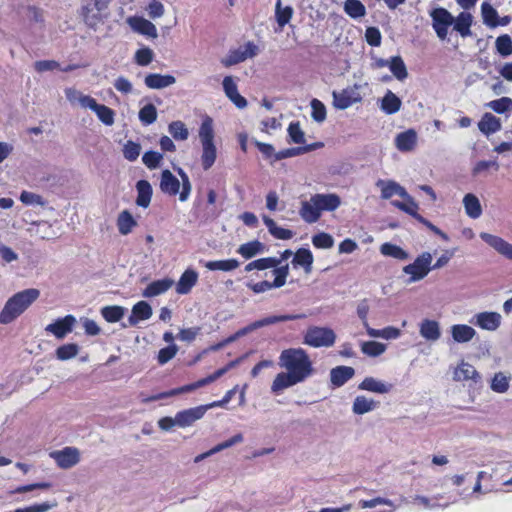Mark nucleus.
<instances>
[{
	"mask_svg": "<svg viewBox=\"0 0 512 512\" xmlns=\"http://www.w3.org/2000/svg\"><path fill=\"white\" fill-rule=\"evenodd\" d=\"M473 16L469 12H461L454 18L453 29L457 31L462 37H468L472 34L471 25Z\"/></svg>",
	"mask_w": 512,
	"mask_h": 512,
	"instance_id": "nucleus-31",
	"label": "nucleus"
},
{
	"mask_svg": "<svg viewBox=\"0 0 512 512\" xmlns=\"http://www.w3.org/2000/svg\"><path fill=\"white\" fill-rule=\"evenodd\" d=\"M480 238L505 258L512 260V244L503 238L487 233H480Z\"/></svg>",
	"mask_w": 512,
	"mask_h": 512,
	"instance_id": "nucleus-12",
	"label": "nucleus"
},
{
	"mask_svg": "<svg viewBox=\"0 0 512 512\" xmlns=\"http://www.w3.org/2000/svg\"><path fill=\"white\" fill-rule=\"evenodd\" d=\"M478 376L475 367L467 362H462L454 371V379L456 381L475 379Z\"/></svg>",
	"mask_w": 512,
	"mask_h": 512,
	"instance_id": "nucleus-38",
	"label": "nucleus"
},
{
	"mask_svg": "<svg viewBox=\"0 0 512 512\" xmlns=\"http://www.w3.org/2000/svg\"><path fill=\"white\" fill-rule=\"evenodd\" d=\"M336 341L335 332L328 327L311 326L303 335V343L313 347H331Z\"/></svg>",
	"mask_w": 512,
	"mask_h": 512,
	"instance_id": "nucleus-5",
	"label": "nucleus"
},
{
	"mask_svg": "<svg viewBox=\"0 0 512 512\" xmlns=\"http://www.w3.org/2000/svg\"><path fill=\"white\" fill-rule=\"evenodd\" d=\"M417 142V134L413 129L399 133L395 138V145L398 150L402 152L411 151L414 149Z\"/></svg>",
	"mask_w": 512,
	"mask_h": 512,
	"instance_id": "nucleus-27",
	"label": "nucleus"
},
{
	"mask_svg": "<svg viewBox=\"0 0 512 512\" xmlns=\"http://www.w3.org/2000/svg\"><path fill=\"white\" fill-rule=\"evenodd\" d=\"M98 119L105 125L111 126L114 124L115 112L106 105L97 104L94 109Z\"/></svg>",
	"mask_w": 512,
	"mask_h": 512,
	"instance_id": "nucleus-47",
	"label": "nucleus"
},
{
	"mask_svg": "<svg viewBox=\"0 0 512 512\" xmlns=\"http://www.w3.org/2000/svg\"><path fill=\"white\" fill-rule=\"evenodd\" d=\"M138 116L139 120L144 125H150L154 123L157 119V109L151 103L146 104L144 107L140 109Z\"/></svg>",
	"mask_w": 512,
	"mask_h": 512,
	"instance_id": "nucleus-49",
	"label": "nucleus"
},
{
	"mask_svg": "<svg viewBox=\"0 0 512 512\" xmlns=\"http://www.w3.org/2000/svg\"><path fill=\"white\" fill-rule=\"evenodd\" d=\"M380 252L384 256L392 257L398 260L408 259V253L403 250L400 246L386 242L380 246Z\"/></svg>",
	"mask_w": 512,
	"mask_h": 512,
	"instance_id": "nucleus-39",
	"label": "nucleus"
},
{
	"mask_svg": "<svg viewBox=\"0 0 512 512\" xmlns=\"http://www.w3.org/2000/svg\"><path fill=\"white\" fill-rule=\"evenodd\" d=\"M293 16V8L291 6L282 7V2L277 1L275 5V18L280 28L288 24Z\"/></svg>",
	"mask_w": 512,
	"mask_h": 512,
	"instance_id": "nucleus-40",
	"label": "nucleus"
},
{
	"mask_svg": "<svg viewBox=\"0 0 512 512\" xmlns=\"http://www.w3.org/2000/svg\"><path fill=\"white\" fill-rule=\"evenodd\" d=\"M176 82V78L172 75H161L157 73L148 74L144 83L150 89H162Z\"/></svg>",
	"mask_w": 512,
	"mask_h": 512,
	"instance_id": "nucleus-23",
	"label": "nucleus"
},
{
	"mask_svg": "<svg viewBox=\"0 0 512 512\" xmlns=\"http://www.w3.org/2000/svg\"><path fill=\"white\" fill-rule=\"evenodd\" d=\"M389 69L399 81L405 80L408 76L406 65L400 56H394L390 59Z\"/></svg>",
	"mask_w": 512,
	"mask_h": 512,
	"instance_id": "nucleus-41",
	"label": "nucleus"
},
{
	"mask_svg": "<svg viewBox=\"0 0 512 512\" xmlns=\"http://www.w3.org/2000/svg\"><path fill=\"white\" fill-rule=\"evenodd\" d=\"M50 457L60 468L69 469L80 462V451L76 447H65L62 450L51 452Z\"/></svg>",
	"mask_w": 512,
	"mask_h": 512,
	"instance_id": "nucleus-9",
	"label": "nucleus"
},
{
	"mask_svg": "<svg viewBox=\"0 0 512 512\" xmlns=\"http://www.w3.org/2000/svg\"><path fill=\"white\" fill-rule=\"evenodd\" d=\"M79 346L75 343L64 344L56 349V357L61 361H66L77 356Z\"/></svg>",
	"mask_w": 512,
	"mask_h": 512,
	"instance_id": "nucleus-45",
	"label": "nucleus"
},
{
	"mask_svg": "<svg viewBox=\"0 0 512 512\" xmlns=\"http://www.w3.org/2000/svg\"><path fill=\"white\" fill-rule=\"evenodd\" d=\"M365 38L369 45L378 47L381 44V33L376 27H368L365 31Z\"/></svg>",
	"mask_w": 512,
	"mask_h": 512,
	"instance_id": "nucleus-64",
	"label": "nucleus"
},
{
	"mask_svg": "<svg viewBox=\"0 0 512 512\" xmlns=\"http://www.w3.org/2000/svg\"><path fill=\"white\" fill-rule=\"evenodd\" d=\"M141 152V145L131 140L127 141L123 147V156L128 161H135L138 159Z\"/></svg>",
	"mask_w": 512,
	"mask_h": 512,
	"instance_id": "nucleus-56",
	"label": "nucleus"
},
{
	"mask_svg": "<svg viewBox=\"0 0 512 512\" xmlns=\"http://www.w3.org/2000/svg\"><path fill=\"white\" fill-rule=\"evenodd\" d=\"M198 281V273L193 269H186L176 284V292L181 295L188 294Z\"/></svg>",
	"mask_w": 512,
	"mask_h": 512,
	"instance_id": "nucleus-18",
	"label": "nucleus"
},
{
	"mask_svg": "<svg viewBox=\"0 0 512 512\" xmlns=\"http://www.w3.org/2000/svg\"><path fill=\"white\" fill-rule=\"evenodd\" d=\"M292 264L297 267L301 266L304 268L306 273H310L313 264V255L309 249L300 248L294 255Z\"/></svg>",
	"mask_w": 512,
	"mask_h": 512,
	"instance_id": "nucleus-34",
	"label": "nucleus"
},
{
	"mask_svg": "<svg viewBox=\"0 0 512 512\" xmlns=\"http://www.w3.org/2000/svg\"><path fill=\"white\" fill-rule=\"evenodd\" d=\"M401 105V99L391 90H387V92L381 99L380 109L387 115H392L400 110Z\"/></svg>",
	"mask_w": 512,
	"mask_h": 512,
	"instance_id": "nucleus-29",
	"label": "nucleus"
},
{
	"mask_svg": "<svg viewBox=\"0 0 512 512\" xmlns=\"http://www.w3.org/2000/svg\"><path fill=\"white\" fill-rule=\"evenodd\" d=\"M355 375L354 368L350 366H337L330 371V381L334 387H341Z\"/></svg>",
	"mask_w": 512,
	"mask_h": 512,
	"instance_id": "nucleus-17",
	"label": "nucleus"
},
{
	"mask_svg": "<svg viewBox=\"0 0 512 512\" xmlns=\"http://www.w3.org/2000/svg\"><path fill=\"white\" fill-rule=\"evenodd\" d=\"M386 346L380 342L367 341L361 345V350L364 354L370 357H377L385 352Z\"/></svg>",
	"mask_w": 512,
	"mask_h": 512,
	"instance_id": "nucleus-50",
	"label": "nucleus"
},
{
	"mask_svg": "<svg viewBox=\"0 0 512 512\" xmlns=\"http://www.w3.org/2000/svg\"><path fill=\"white\" fill-rule=\"evenodd\" d=\"M362 88L361 84H354L339 92L333 91V106L339 110H345L355 103L362 100L359 90Z\"/></svg>",
	"mask_w": 512,
	"mask_h": 512,
	"instance_id": "nucleus-7",
	"label": "nucleus"
},
{
	"mask_svg": "<svg viewBox=\"0 0 512 512\" xmlns=\"http://www.w3.org/2000/svg\"><path fill=\"white\" fill-rule=\"evenodd\" d=\"M75 323L76 318L73 315H66L47 325L45 331L52 333L58 339H63L68 333L72 332Z\"/></svg>",
	"mask_w": 512,
	"mask_h": 512,
	"instance_id": "nucleus-11",
	"label": "nucleus"
},
{
	"mask_svg": "<svg viewBox=\"0 0 512 512\" xmlns=\"http://www.w3.org/2000/svg\"><path fill=\"white\" fill-rule=\"evenodd\" d=\"M501 315L497 312H480L470 321L472 324L488 331H495L501 324Z\"/></svg>",
	"mask_w": 512,
	"mask_h": 512,
	"instance_id": "nucleus-13",
	"label": "nucleus"
},
{
	"mask_svg": "<svg viewBox=\"0 0 512 512\" xmlns=\"http://www.w3.org/2000/svg\"><path fill=\"white\" fill-rule=\"evenodd\" d=\"M278 365L284 371L278 373L271 384V392L275 395H279L287 388L304 383L316 373L309 354L300 347L281 351Z\"/></svg>",
	"mask_w": 512,
	"mask_h": 512,
	"instance_id": "nucleus-1",
	"label": "nucleus"
},
{
	"mask_svg": "<svg viewBox=\"0 0 512 512\" xmlns=\"http://www.w3.org/2000/svg\"><path fill=\"white\" fill-rule=\"evenodd\" d=\"M127 23L131 27V29L139 34L151 37V38H157L158 33L156 26L149 20L142 18V17H129L127 19Z\"/></svg>",
	"mask_w": 512,
	"mask_h": 512,
	"instance_id": "nucleus-14",
	"label": "nucleus"
},
{
	"mask_svg": "<svg viewBox=\"0 0 512 512\" xmlns=\"http://www.w3.org/2000/svg\"><path fill=\"white\" fill-rule=\"evenodd\" d=\"M245 60L246 59L244 53H242V48H238L235 50H230L227 56L221 59V63L225 67H231Z\"/></svg>",
	"mask_w": 512,
	"mask_h": 512,
	"instance_id": "nucleus-55",
	"label": "nucleus"
},
{
	"mask_svg": "<svg viewBox=\"0 0 512 512\" xmlns=\"http://www.w3.org/2000/svg\"><path fill=\"white\" fill-rule=\"evenodd\" d=\"M273 274L275 275L274 286L277 288L284 286L286 283V278L289 274L288 264L274 267Z\"/></svg>",
	"mask_w": 512,
	"mask_h": 512,
	"instance_id": "nucleus-62",
	"label": "nucleus"
},
{
	"mask_svg": "<svg viewBox=\"0 0 512 512\" xmlns=\"http://www.w3.org/2000/svg\"><path fill=\"white\" fill-rule=\"evenodd\" d=\"M463 205L466 214L470 218L477 219L482 215V207L480 201L474 194H466L463 198Z\"/></svg>",
	"mask_w": 512,
	"mask_h": 512,
	"instance_id": "nucleus-32",
	"label": "nucleus"
},
{
	"mask_svg": "<svg viewBox=\"0 0 512 512\" xmlns=\"http://www.w3.org/2000/svg\"><path fill=\"white\" fill-rule=\"evenodd\" d=\"M432 27H450L454 23L453 15L445 8L438 7L430 11Z\"/></svg>",
	"mask_w": 512,
	"mask_h": 512,
	"instance_id": "nucleus-25",
	"label": "nucleus"
},
{
	"mask_svg": "<svg viewBox=\"0 0 512 512\" xmlns=\"http://www.w3.org/2000/svg\"><path fill=\"white\" fill-rule=\"evenodd\" d=\"M153 314L152 307L146 301H139L133 307L128 317L129 326H136L139 321L148 320Z\"/></svg>",
	"mask_w": 512,
	"mask_h": 512,
	"instance_id": "nucleus-16",
	"label": "nucleus"
},
{
	"mask_svg": "<svg viewBox=\"0 0 512 512\" xmlns=\"http://www.w3.org/2000/svg\"><path fill=\"white\" fill-rule=\"evenodd\" d=\"M340 205L341 198L337 194L317 193L312 195L308 201H302L299 214L305 222L311 224L319 220L323 211H335Z\"/></svg>",
	"mask_w": 512,
	"mask_h": 512,
	"instance_id": "nucleus-2",
	"label": "nucleus"
},
{
	"mask_svg": "<svg viewBox=\"0 0 512 512\" xmlns=\"http://www.w3.org/2000/svg\"><path fill=\"white\" fill-rule=\"evenodd\" d=\"M485 106L498 114H502L512 110V99L509 97H502L486 103Z\"/></svg>",
	"mask_w": 512,
	"mask_h": 512,
	"instance_id": "nucleus-46",
	"label": "nucleus"
},
{
	"mask_svg": "<svg viewBox=\"0 0 512 512\" xmlns=\"http://www.w3.org/2000/svg\"><path fill=\"white\" fill-rule=\"evenodd\" d=\"M101 12L102 11L96 10L93 4L88 3L82 7L81 16L87 26L92 29H96V27L103 21Z\"/></svg>",
	"mask_w": 512,
	"mask_h": 512,
	"instance_id": "nucleus-30",
	"label": "nucleus"
},
{
	"mask_svg": "<svg viewBox=\"0 0 512 512\" xmlns=\"http://www.w3.org/2000/svg\"><path fill=\"white\" fill-rule=\"evenodd\" d=\"M312 243L317 248L329 249L333 246L334 239L330 234L321 232L312 237Z\"/></svg>",
	"mask_w": 512,
	"mask_h": 512,
	"instance_id": "nucleus-58",
	"label": "nucleus"
},
{
	"mask_svg": "<svg viewBox=\"0 0 512 512\" xmlns=\"http://www.w3.org/2000/svg\"><path fill=\"white\" fill-rule=\"evenodd\" d=\"M264 250L265 245L258 240H254L240 245L237 252L245 259H251L256 255L263 253Z\"/></svg>",
	"mask_w": 512,
	"mask_h": 512,
	"instance_id": "nucleus-35",
	"label": "nucleus"
},
{
	"mask_svg": "<svg viewBox=\"0 0 512 512\" xmlns=\"http://www.w3.org/2000/svg\"><path fill=\"white\" fill-rule=\"evenodd\" d=\"M311 117L317 123H322L326 119V107L325 105L318 99H313L311 101Z\"/></svg>",
	"mask_w": 512,
	"mask_h": 512,
	"instance_id": "nucleus-54",
	"label": "nucleus"
},
{
	"mask_svg": "<svg viewBox=\"0 0 512 512\" xmlns=\"http://www.w3.org/2000/svg\"><path fill=\"white\" fill-rule=\"evenodd\" d=\"M160 189L163 193L174 196L179 193L180 181L166 169L161 173Z\"/></svg>",
	"mask_w": 512,
	"mask_h": 512,
	"instance_id": "nucleus-21",
	"label": "nucleus"
},
{
	"mask_svg": "<svg viewBox=\"0 0 512 512\" xmlns=\"http://www.w3.org/2000/svg\"><path fill=\"white\" fill-rule=\"evenodd\" d=\"M40 296L35 288L25 289L14 294L5 303L0 313V323L9 324L24 313Z\"/></svg>",
	"mask_w": 512,
	"mask_h": 512,
	"instance_id": "nucleus-3",
	"label": "nucleus"
},
{
	"mask_svg": "<svg viewBox=\"0 0 512 512\" xmlns=\"http://www.w3.org/2000/svg\"><path fill=\"white\" fill-rule=\"evenodd\" d=\"M125 314V308L121 306H105L101 309V315L110 323L118 322Z\"/></svg>",
	"mask_w": 512,
	"mask_h": 512,
	"instance_id": "nucleus-44",
	"label": "nucleus"
},
{
	"mask_svg": "<svg viewBox=\"0 0 512 512\" xmlns=\"http://www.w3.org/2000/svg\"><path fill=\"white\" fill-rule=\"evenodd\" d=\"M419 334L429 342H436L441 337L440 324L436 320L424 319L419 324Z\"/></svg>",
	"mask_w": 512,
	"mask_h": 512,
	"instance_id": "nucleus-15",
	"label": "nucleus"
},
{
	"mask_svg": "<svg viewBox=\"0 0 512 512\" xmlns=\"http://www.w3.org/2000/svg\"><path fill=\"white\" fill-rule=\"evenodd\" d=\"M508 388L509 382L507 377L501 372L496 373L491 382V389L498 393H504Z\"/></svg>",
	"mask_w": 512,
	"mask_h": 512,
	"instance_id": "nucleus-60",
	"label": "nucleus"
},
{
	"mask_svg": "<svg viewBox=\"0 0 512 512\" xmlns=\"http://www.w3.org/2000/svg\"><path fill=\"white\" fill-rule=\"evenodd\" d=\"M153 56V51L150 48L145 47L136 51L135 61L140 66H147L152 62Z\"/></svg>",
	"mask_w": 512,
	"mask_h": 512,
	"instance_id": "nucleus-61",
	"label": "nucleus"
},
{
	"mask_svg": "<svg viewBox=\"0 0 512 512\" xmlns=\"http://www.w3.org/2000/svg\"><path fill=\"white\" fill-rule=\"evenodd\" d=\"M199 139L202 145L201 164L206 171L215 163L217 158V148L214 143L213 120L206 117L199 128Z\"/></svg>",
	"mask_w": 512,
	"mask_h": 512,
	"instance_id": "nucleus-4",
	"label": "nucleus"
},
{
	"mask_svg": "<svg viewBox=\"0 0 512 512\" xmlns=\"http://www.w3.org/2000/svg\"><path fill=\"white\" fill-rule=\"evenodd\" d=\"M56 502L49 503V502H43L40 504H33L31 506L23 507V508H17L13 512H48L52 508L56 506Z\"/></svg>",
	"mask_w": 512,
	"mask_h": 512,
	"instance_id": "nucleus-63",
	"label": "nucleus"
},
{
	"mask_svg": "<svg viewBox=\"0 0 512 512\" xmlns=\"http://www.w3.org/2000/svg\"><path fill=\"white\" fill-rule=\"evenodd\" d=\"M240 265L236 259L208 261L205 267L210 271H232Z\"/></svg>",
	"mask_w": 512,
	"mask_h": 512,
	"instance_id": "nucleus-37",
	"label": "nucleus"
},
{
	"mask_svg": "<svg viewBox=\"0 0 512 512\" xmlns=\"http://www.w3.org/2000/svg\"><path fill=\"white\" fill-rule=\"evenodd\" d=\"M397 182L389 180H382L379 179L376 182V186L381 189V198L382 199H389L392 196L396 195V188H397Z\"/></svg>",
	"mask_w": 512,
	"mask_h": 512,
	"instance_id": "nucleus-53",
	"label": "nucleus"
},
{
	"mask_svg": "<svg viewBox=\"0 0 512 512\" xmlns=\"http://www.w3.org/2000/svg\"><path fill=\"white\" fill-rule=\"evenodd\" d=\"M451 336L457 343H467L476 335V331L466 324H455L450 328Z\"/></svg>",
	"mask_w": 512,
	"mask_h": 512,
	"instance_id": "nucleus-22",
	"label": "nucleus"
},
{
	"mask_svg": "<svg viewBox=\"0 0 512 512\" xmlns=\"http://www.w3.org/2000/svg\"><path fill=\"white\" fill-rule=\"evenodd\" d=\"M304 316L303 315H293V314H288V315H272V316H268V317H265L263 319H260V320H257V321H254L253 323L239 329L234 335V337H236V340L240 337H243L245 335H247L248 333L256 330V329H259V328H262L264 326H268V325H272V324H276V323H279V322H285V321H291V320H297V319H301L303 318Z\"/></svg>",
	"mask_w": 512,
	"mask_h": 512,
	"instance_id": "nucleus-8",
	"label": "nucleus"
},
{
	"mask_svg": "<svg viewBox=\"0 0 512 512\" xmlns=\"http://www.w3.org/2000/svg\"><path fill=\"white\" fill-rule=\"evenodd\" d=\"M378 405L379 402L364 395H358L353 401L352 412L356 415H363L375 410Z\"/></svg>",
	"mask_w": 512,
	"mask_h": 512,
	"instance_id": "nucleus-28",
	"label": "nucleus"
},
{
	"mask_svg": "<svg viewBox=\"0 0 512 512\" xmlns=\"http://www.w3.org/2000/svg\"><path fill=\"white\" fill-rule=\"evenodd\" d=\"M168 131L177 141H185L189 137V131L186 125L180 120L171 122L168 126Z\"/></svg>",
	"mask_w": 512,
	"mask_h": 512,
	"instance_id": "nucleus-43",
	"label": "nucleus"
},
{
	"mask_svg": "<svg viewBox=\"0 0 512 512\" xmlns=\"http://www.w3.org/2000/svg\"><path fill=\"white\" fill-rule=\"evenodd\" d=\"M501 127L500 119L489 112L484 113L481 120L478 122L479 130L487 136L498 132L501 130Z\"/></svg>",
	"mask_w": 512,
	"mask_h": 512,
	"instance_id": "nucleus-24",
	"label": "nucleus"
},
{
	"mask_svg": "<svg viewBox=\"0 0 512 512\" xmlns=\"http://www.w3.org/2000/svg\"><path fill=\"white\" fill-rule=\"evenodd\" d=\"M174 284L170 278H164L151 282L142 292L145 298H152L167 292Z\"/></svg>",
	"mask_w": 512,
	"mask_h": 512,
	"instance_id": "nucleus-19",
	"label": "nucleus"
},
{
	"mask_svg": "<svg viewBox=\"0 0 512 512\" xmlns=\"http://www.w3.org/2000/svg\"><path fill=\"white\" fill-rule=\"evenodd\" d=\"M178 352V346L176 344H170L169 346L162 348L158 352L157 360L160 365H164L175 357Z\"/></svg>",
	"mask_w": 512,
	"mask_h": 512,
	"instance_id": "nucleus-59",
	"label": "nucleus"
},
{
	"mask_svg": "<svg viewBox=\"0 0 512 512\" xmlns=\"http://www.w3.org/2000/svg\"><path fill=\"white\" fill-rule=\"evenodd\" d=\"M163 160V155L156 151H147L142 156L143 164L150 170L160 167Z\"/></svg>",
	"mask_w": 512,
	"mask_h": 512,
	"instance_id": "nucleus-51",
	"label": "nucleus"
},
{
	"mask_svg": "<svg viewBox=\"0 0 512 512\" xmlns=\"http://www.w3.org/2000/svg\"><path fill=\"white\" fill-rule=\"evenodd\" d=\"M432 255L423 252L413 263L403 267V272L410 276L408 283H414L424 279L431 271Z\"/></svg>",
	"mask_w": 512,
	"mask_h": 512,
	"instance_id": "nucleus-6",
	"label": "nucleus"
},
{
	"mask_svg": "<svg viewBox=\"0 0 512 512\" xmlns=\"http://www.w3.org/2000/svg\"><path fill=\"white\" fill-rule=\"evenodd\" d=\"M343 9L345 13L353 19H358L366 15V8L360 0H346Z\"/></svg>",
	"mask_w": 512,
	"mask_h": 512,
	"instance_id": "nucleus-36",
	"label": "nucleus"
},
{
	"mask_svg": "<svg viewBox=\"0 0 512 512\" xmlns=\"http://www.w3.org/2000/svg\"><path fill=\"white\" fill-rule=\"evenodd\" d=\"M288 136L290 138V142L295 144H304L305 143V133L300 127L299 122H291L288 126Z\"/></svg>",
	"mask_w": 512,
	"mask_h": 512,
	"instance_id": "nucleus-52",
	"label": "nucleus"
},
{
	"mask_svg": "<svg viewBox=\"0 0 512 512\" xmlns=\"http://www.w3.org/2000/svg\"><path fill=\"white\" fill-rule=\"evenodd\" d=\"M495 46L497 52L503 57H507L512 54V38L508 34H503L497 37Z\"/></svg>",
	"mask_w": 512,
	"mask_h": 512,
	"instance_id": "nucleus-48",
	"label": "nucleus"
},
{
	"mask_svg": "<svg viewBox=\"0 0 512 512\" xmlns=\"http://www.w3.org/2000/svg\"><path fill=\"white\" fill-rule=\"evenodd\" d=\"M137 226V222L128 210H123L117 218V227L121 235H128L133 228Z\"/></svg>",
	"mask_w": 512,
	"mask_h": 512,
	"instance_id": "nucleus-33",
	"label": "nucleus"
},
{
	"mask_svg": "<svg viewBox=\"0 0 512 512\" xmlns=\"http://www.w3.org/2000/svg\"><path fill=\"white\" fill-rule=\"evenodd\" d=\"M20 201L25 205L37 206H45L47 203L41 195L29 191L21 192Z\"/></svg>",
	"mask_w": 512,
	"mask_h": 512,
	"instance_id": "nucleus-57",
	"label": "nucleus"
},
{
	"mask_svg": "<svg viewBox=\"0 0 512 512\" xmlns=\"http://www.w3.org/2000/svg\"><path fill=\"white\" fill-rule=\"evenodd\" d=\"M481 14L485 25L495 28L498 26V12L489 3L483 2L481 5Z\"/></svg>",
	"mask_w": 512,
	"mask_h": 512,
	"instance_id": "nucleus-42",
	"label": "nucleus"
},
{
	"mask_svg": "<svg viewBox=\"0 0 512 512\" xmlns=\"http://www.w3.org/2000/svg\"><path fill=\"white\" fill-rule=\"evenodd\" d=\"M208 409V405H201L179 411L175 415L177 426L180 428H185L193 425L197 420L201 419L205 415Z\"/></svg>",
	"mask_w": 512,
	"mask_h": 512,
	"instance_id": "nucleus-10",
	"label": "nucleus"
},
{
	"mask_svg": "<svg viewBox=\"0 0 512 512\" xmlns=\"http://www.w3.org/2000/svg\"><path fill=\"white\" fill-rule=\"evenodd\" d=\"M393 388L390 383H385L373 377H366L359 385L358 389L378 394L389 393Z\"/></svg>",
	"mask_w": 512,
	"mask_h": 512,
	"instance_id": "nucleus-20",
	"label": "nucleus"
},
{
	"mask_svg": "<svg viewBox=\"0 0 512 512\" xmlns=\"http://www.w3.org/2000/svg\"><path fill=\"white\" fill-rule=\"evenodd\" d=\"M137 198L136 204L139 207L147 208L150 205L153 189L147 180H139L136 183Z\"/></svg>",
	"mask_w": 512,
	"mask_h": 512,
	"instance_id": "nucleus-26",
	"label": "nucleus"
}]
</instances>
